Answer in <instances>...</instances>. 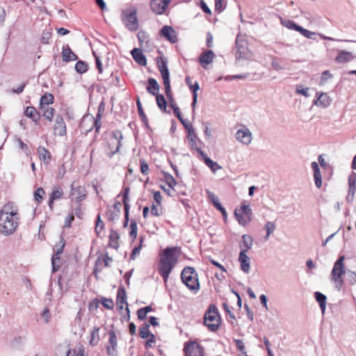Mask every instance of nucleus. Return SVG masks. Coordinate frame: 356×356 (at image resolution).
Returning <instances> with one entry per match:
<instances>
[{
    "instance_id": "1",
    "label": "nucleus",
    "mask_w": 356,
    "mask_h": 356,
    "mask_svg": "<svg viewBox=\"0 0 356 356\" xmlns=\"http://www.w3.org/2000/svg\"><path fill=\"white\" fill-rule=\"evenodd\" d=\"M20 216L17 207L13 202L5 204L0 209V233L4 236H10L15 232L19 224Z\"/></svg>"
},
{
    "instance_id": "2",
    "label": "nucleus",
    "mask_w": 356,
    "mask_h": 356,
    "mask_svg": "<svg viewBox=\"0 0 356 356\" xmlns=\"http://www.w3.org/2000/svg\"><path fill=\"white\" fill-rule=\"evenodd\" d=\"M177 250V247H168L159 254L158 271L165 282L167 281L172 269L177 263L176 251Z\"/></svg>"
},
{
    "instance_id": "3",
    "label": "nucleus",
    "mask_w": 356,
    "mask_h": 356,
    "mask_svg": "<svg viewBox=\"0 0 356 356\" xmlns=\"http://www.w3.org/2000/svg\"><path fill=\"white\" fill-rule=\"evenodd\" d=\"M281 23L283 26L290 30L296 31L300 33L302 35L306 38L316 40V35H318L321 39L329 41H338V42H356L355 40H339L332 37L326 36L322 33H316L315 32L309 31L302 26L296 24L294 21L291 19L282 20Z\"/></svg>"
},
{
    "instance_id": "4",
    "label": "nucleus",
    "mask_w": 356,
    "mask_h": 356,
    "mask_svg": "<svg viewBox=\"0 0 356 356\" xmlns=\"http://www.w3.org/2000/svg\"><path fill=\"white\" fill-rule=\"evenodd\" d=\"M180 277L184 285L193 294H196L199 291L200 284L197 273L193 267L186 266L181 270Z\"/></svg>"
},
{
    "instance_id": "5",
    "label": "nucleus",
    "mask_w": 356,
    "mask_h": 356,
    "mask_svg": "<svg viewBox=\"0 0 356 356\" xmlns=\"http://www.w3.org/2000/svg\"><path fill=\"white\" fill-rule=\"evenodd\" d=\"M345 256L340 255L337 261L334 262L332 270L330 273V280L334 284V288L340 291L344 280L343 275L346 274L344 266Z\"/></svg>"
},
{
    "instance_id": "6",
    "label": "nucleus",
    "mask_w": 356,
    "mask_h": 356,
    "mask_svg": "<svg viewBox=\"0 0 356 356\" xmlns=\"http://www.w3.org/2000/svg\"><path fill=\"white\" fill-rule=\"evenodd\" d=\"M221 323V317L217 307L212 304L209 306L204 315V324L211 332L217 331Z\"/></svg>"
},
{
    "instance_id": "7",
    "label": "nucleus",
    "mask_w": 356,
    "mask_h": 356,
    "mask_svg": "<svg viewBox=\"0 0 356 356\" xmlns=\"http://www.w3.org/2000/svg\"><path fill=\"white\" fill-rule=\"evenodd\" d=\"M157 66L161 72L163 80L165 92L170 102H173L170 89V73L167 65V60L163 58H160V60H157Z\"/></svg>"
},
{
    "instance_id": "8",
    "label": "nucleus",
    "mask_w": 356,
    "mask_h": 356,
    "mask_svg": "<svg viewBox=\"0 0 356 356\" xmlns=\"http://www.w3.org/2000/svg\"><path fill=\"white\" fill-rule=\"evenodd\" d=\"M137 10L134 8L130 10H122L121 19L124 26L131 31H136L138 29V21L136 16Z\"/></svg>"
},
{
    "instance_id": "9",
    "label": "nucleus",
    "mask_w": 356,
    "mask_h": 356,
    "mask_svg": "<svg viewBox=\"0 0 356 356\" xmlns=\"http://www.w3.org/2000/svg\"><path fill=\"white\" fill-rule=\"evenodd\" d=\"M65 241L63 236L60 237V241L55 245L54 248V254L51 257L52 272H56L59 268L60 255L63 253Z\"/></svg>"
},
{
    "instance_id": "10",
    "label": "nucleus",
    "mask_w": 356,
    "mask_h": 356,
    "mask_svg": "<svg viewBox=\"0 0 356 356\" xmlns=\"http://www.w3.org/2000/svg\"><path fill=\"white\" fill-rule=\"evenodd\" d=\"M184 352L185 356H204V348L195 341L185 343Z\"/></svg>"
},
{
    "instance_id": "11",
    "label": "nucleus",
    "mask_w": 356,
    "mask_h": 356,
    "mask_svg": "<svg viewBox=\"0 0 356 356\" xmlns=\"http://www.w3.org/2000/svg\"><path fill=\"white\" fill-rule=\"evenodd\" d=\"M70 197L72 200H75L77 202L83 200L86 197V190L84 186H76L74 182L71 184Z\"/></svg>"
},
{
    "instance_id": "12",
    "label": "nucleus",
    "mask_w": 356,
    "mask_h": 356,
    "mask_svg": "<svg viewBox=\"0 0 356 356\" xmlns=\"http://www.w3.org/2000/svg\"><path fill=\"white\" fill-rule=\"evenodd\" d=\"M236 60L245 58L248 54V43L245 40L240 39L239 35L236 37Z\"/></svg>"
},
{
    "instance_id": "13",
    "label": "nucleus",
    "mask_w": 356,
    "mask_h": 356,
    "mask_svg": "<svg viewBox=\"0 0 356 356\" xmlns=\"http://www.w3.org/2000/svg\"><path fill=\"white\" fill-rule=\"evenodd\" d=\"M108 334V343L106 346L107 354L111 356H118V341L115 332L113 330H111L109 331Z\"/></svg>"
},
{
    "instance_id": "14",
    "label": "nucleus",
    "mask_w": 356,
    "mask_h": 356,
    "mask_svg": "<svg viewBox=\"0 0 356 356\" xmlns=\"http://www.w3.org/2000/svg\"><path fill=\"white\" fill-rule=\"evenodd\" d=\"M348 192L346 197V201L352 203L355 199L356 191V172H352L348 176Z\"/></svg>"
},
{
    "instance_id": "15",
    "label": "nucleus",
    "mask_w": 356,
    "mask_h": 356,
    "mask_svg": "<svg viewBox=\"0 0 356 356\" xmlns=\"http://www.w3.org/2000/svg\"><path fill=\"white\" fill-rule=\"evenodd\" d=\"M237 140L244 145H249L252 141V133L246 126H243L242 129H238L236 133Z\"/></svg>"
},
{
    "instance_id": "16",
    "label": "nucleus",
    "mask_w": 356,
    "mask_h": 356,
    "mask_svg": "<svg viewBox=\"0 0 356 356\" xmlns=\"http://www.w3.org/2000/svg\"><path fill=\"white\" fill-rule=\"evenodd\" d=\"M331 102L332 99L327 93L317 92L313 104L319 107L327 108L331 104Z\"/></svg>"
},
{
    "instance_id": "17",
    "label": "nucleus",
    "mask_w": 356,
    "mask_h": 356,
    "mask_svg": "<svg viewBox=\"0 0 356 356\" xmlns=\"http://www.w3.org/2000/svg\"><path fill=\"white\" fill-rule=\"evenodd\" d=\"M170 0H152L150 7L154 13L163 14L168 6Z\"/></svg>"
},
{
    "instance_id": "18",
    "label": "nucleus",
    "mask_w": 356,
    "mask_h": 356,
    "mask_svg": "<svg viewBox=\"0 0 356 356\" xmlns=\"http://www.w3.org/2000/svg\"><path fill=\"white\" fill-rule=\"evenodd\" d=\"M215 56V54L212 50H205L199 56V63L202 67L206 68L207 65L213 62Z\"/></svg>"
},
{
    "instance_id": "19",
    "label": "nucleus",
    "mask_w": 356,
    "mask_h": 356,
    "mask_svg": "<svg viewBox=\"0 0 356 356\" xmlns=\"http://www.w3.org/2000/svg\"><path fill=\"white\" fill-rule=\"evenodd\" d=\"M113 138L111 141H113L114 143H116V147L115 151L112 152V153H107V155L109 158H112L115 154H116L119 150L122 145V140L123 139V134L120 130H115L112 133Z\"/></svg>"
},
{
    "instance_id": "20",
    "label": "nucleus",
    "mask_w": 356,
    "mask_h": 356,
    "mask_svg": "<svg viewBox=\"0 0 356 356\" xmlns=\"http://www.w3.org/2000/svg\"><path fill=\"white\" fill-rule=\"evenodd\" d=\"M161 35L172 43L177 41L176 32L174 29L170 26L165 25L160 31Z\"/></svg>"
},
{
    "instance_id": "21",
    "label": "nucleus",
    "mask_w": 356,
    "mask_h": 356,
    "mask_svg": "<svg viewBox=\"0 0 356 356\" xmlns=\"http://www.w3.org/2000/svg\"><path fill=\"white\" fill-rule=\"evenodd\" d=\"M54 131L55 134L60 136L66 134V125L61 115L56 116Z\"/></svg>"
},
{
    "instance_id": "22",
    "label": "nucleus",
    "mask_w": 356,
    "mask_h": 356,
    "mask_svg": "<svg viewBox=\"0 0 356 356\" xmlns=\"http://www.w3.org/2000/svg\"><path fill=\"white\" fill-rule=\"evenodd\" d=\"M198 154L202 156L204 163L213 171L216 172L221 167L216 161L211 159L202 149H197Z\"/></svg>"
},
{
    "instance_id": "23",
    "label": "nucleus",
    "mask_w": 356,
    "mask_h": 356,
    "mask_svg": "<svg viewBox=\"0 0 356 356\" xmlns=\"http://www.w3.org/2000/svg\"><path fill=\"white\" fill-rule=\"evenodd\" d=\"M62 59L65 63H69L78 59V56L72 51L68 44L64 45L62 49Z\"/></svg>"
},
{
    "instance_id": "24",
    "label": "nucleus",
    "mask_w": 356,
    "mask_h": 356,
    "mask_svg": "<svg viewBox=\"0 0 356 356\" xmlns=\"http://www.w3.org/2000/svg\"><path fill=\"white\" fill-rule=\"evenodd\" d=\"M355 58V56L353 55L352 52L340 50L334 60L338 63H345L353 60Z\"/></svg>"
},
{
    "instance_id": "25",
    "label": "nucleus",
    "mask_w": 356,
    "mask_h": 356,
    "mask_svg": "<svg viewBox=\"0 0 356 356\" xmlns=\"http://www.w3.org/2000/svg\"><path fill=\"white\" fill-rule=\"evenodd\" d=\"M238 261L241 264V269L244 273H248L250 268V261L249 257L244 251H241L238 255Z\"/></svg>"
},
{
    "instance_id": "26",
    "label": "nucleus",
    "mask_w": 356,
    "mask_h": 356,
    "mask_svg": "<svg viewBox=\"0 0 356 356\" xmlns=\"http://www.w3.org/2000/svg\"><path fill=\"white\" fill-rule=\"evenodd\" d=\"M131 56H133L134 60L139 65L142 66H145L147 65V58L143 54L141 49L138 48H134L131 51Z\"/></svg>"
},
{
    "instance_id": "27",
    "label": "nucleus",
    "mask_w": 356,
    "mask_h": 356,
    "mask_svg": "<svg viewBox=\"0 0 356 356\" xmlns=\"http://www.w3.org/2000/svg\"><path fill=\"white\" fill-rule=\"evenodd\" d=\"M311 167L314 171V179L315 185L318 188H320L322 186V177L319 166L316 162L313 161L311 163Z\"/></svg>"
},
{
    "instance_id": "28",
    "label": "nucleus",
    "mask_w": 356,
    "mask_h": 356,
    "mask_svg": "<svg viewBox=\"0 0 356 356\" xmlns=\"http://www.w3.org/2000/svg\"><path fill=\"white\" fill-rule=\"evenodd\" d=\"M148 86L147 87V92L152 95H159V84L158 83L157 81L154 78H149L147 80Z\"/></svg>"
},
{
    "instance_id": "29",
    "label": "nucleus",
    "mask_w": 356,
    "mask_h": 356,
    "mask_svg": "<svg viewBox=\"0 0 356 356\" xmlns=\"http://www.w3.org/2000/svg\"><path fill=\"white\" fill-rule=\"evenodd\" d=\"M187 138L191 147L197 152V149H201L197 146V142L199 140L194 128L187 131Z\"/></svg>"
},
{
    "instance_id": "30",
    "label": "nucleus",
    "mask_w": 356,
    "mask_h": 356,
    "mask_svg": "<svg viewBox=\"0 0 356 356\" xmlns=\"http://www.w3.org/2000/svg\"><path fill=\"white\" fill-rule=\"evenodd\" d=\"M24 115L35 122H38L40 118V113L33 106H27L24 111Z\"/></svg>"
},
{
    "instance_id": "31",
    "label": "nucleus",
    "mask_w": 356,
    "mask_h": 356,
    "mask_svg": "<svg viewBox=\"0 0 356 356\" xmlns=\"http://www.w3.org/2000/svg\"><path fill=\"white\" fill-rule=\"evenodd\" d=\"M252 237L248 234H243L242 236V244L240 245V247L241 248V251H244V252H247L252 248Z\"/></svg>"
},
{
    "instance_id": "32",
    "label": "nucleus",
    "mask_w": 356,
    "mask_h": 356,
    "mask_svg": "<svg viewBox=\"0 0 356 356\" xmlns=\"http://www.w3.org/2000/svg\"><path fill=\"white\" fill-rule=\"evenodd\" d=\"M234 216L239 225L243 227H245L252 220V218L246 216H243L244 214L237 209L234 211Z\"/></svg>"
},
{
    "instance_id": "33",
    "label": "nucleus",
    "mask_w": 356,
    "mask_h": 356,
    "mask_svg": "<svg viewBox=\"0 0 356 356\" xmlns=\"http://www.w3.org/2000/svg\"><path fill=\"white\" fill-rule=\"evenodd\" d=\"M314 297L319 305L322 314H324L326 309V296L321 292L316 291L314 293Z\"/></svg>"
},
{
    "instance_id": "34",
    "label": "nucleus",
    "mask_w": 356,
    "mask_h": 356,
    "mask_svg": "<svg viewBox=\"0 0 356 356\" xmlns=\"http://www.w3.org/2000/svg\"><path fill=\"white\" fill-rule=\"evenodd\" d=\"M38 152L39 154V158L44 163L48 164L51 159V156L50 152L44 147L40 146L38 148Z\"/></svg>"
},
{
    "instance_id": "35",
    "label": "nucleus",
    "mask_w": 356,
    "mask_h": 356,
    "mask_svg": "<svg viewBox=\"0 0 356 356\" xmlns=\"http://www.w3.org/2000/svg\"><path fill=\"white\" fill-rule=\"evenodd\" d=\"M127 293L124 286H120L117 292V304H125L126 307H128L127 301Z\"/></svg>"
},
{
    "instance_id": "36",
    "label": "nucleus",
    "mask_w": 356,
    "mask_h": 356,
    "mask_svg": "<svg viewBox=\"0 0 356 356\" xmlns=\"http://www.w3.org/2000/svg\"><path fill=\"white\" fill-rule=\"evenodd\" d=\"M120 238L119 234L115 230H111L109 235V245L115 249L119 247L118 239Z\"/></svg>"
},
{
    "instance_id": "37",
    "label": "nucleus",
    "mask_w": 356,
    "mask_h": 356,
    "mask_svg": "<svg viewBox=\"0 0 356 356\" xmlns=\"http://www.w3.org/2000/svg\"><path fill=\"white\" fill-rule=\"evenodd\" d=\"M193 95H192V103L191 106L193 108H195V105L197 102V91L200 90V86L197 81H195L190 88Z\"/></svg>"
},
{
    "instance_id": "38",
    "label": "nucleus",
    "mask_w": 356,
    "mask_h": 356,
    "mask_svg": "<svg viewBox=\"0 0 356 356\" xmlns=\"http://www.w3.org/2000/svg\"><path fill=\"white\" fill-rule=\"evenodd\" d=\"M74 69L79 74H84L88 70V64L83 60H78L75 64Z\"/></svg>"
},
{
    "instance_id": "39",
    "label": "nucleus",
    "mask_w": 356,
    "mask_h": 356,
    "mask_svg": "<svg viewBox=\"0 0 356 356\" xmlns=\"http://www.w3.org/2000/svg\"><path fill=\"white\" fill-rule=\"evenodd\" d=\"M276 225L274 222L268 221L264 225V229L266 232V234L264 237L265 240H268L271 234L275 230Z\"/></svg>"
},
{
    "instance_id": "40",
    "label": "nucleus",
    "mask_w": 356,
    "mask_h": 356,
    "mask_svg": "<svg viewBox=\"0 0 356 356\" xmlns=\"http://www.w3.org/2000/svg\"><path fill=\"white\" fill-rule=\"evenodd\" d=\"M156 99V104L159 108L163 111H166L167 102L163 95L159 94L155 95Z\"/></svg>"
},
{
    "instance_id": "41",
    "label": "nucleus",
    "mask_w": 356,
    "mask_h": 356,
    "mask_svg": "<svg viewBox=\"0 0 356 356\" xmlns=\"http://www.w3.org/2000/svg\"><path fill=\"white\" fill-rule=\"evenodd\" d=\"M101 118H102V115L100 114V112L99 111L98 113L97 114L95 118L93 117L91 118V121L92 122V127L88 131H90L93 128H95V131L98 132L101 127V122H100Z\"/></svg>"
},
{
    "instance_id": "42",
    "label": "nucleus",
    "mask_w": 356,
    "mask_h": 356,
    "mask_svg": "<svg viewBox=\"0 0 356 356\" xmlns=\"http://www.w3.org/2000/svg\"><path fill=\"white\" fill-rule=\"evenodd\" d=\"M63 195V191L61 187L58 186H56L54 187L51 193L49 195V197L52 198L54 200H57L61 198Z\"/></svg>"
},
{
    "instance_id": "43",
    "label": "nucleus",
    "mask_w": 356,
    "mask_h": 356,
    "mask_svg": "<svg viewBox=\"0 0 356 356\" xmlns=\"http://www.w3.org/2000/svg\"><path fill=\"white\" fill-rule=\"evenodd\" d=\"M149 324L144 323L139 329V336L142 339H147L152 333L149 330Z\"/></svg>"
},
{
    "instance_id": "44",
    "label": "nucleus",
    "mask_w": 356,
    "mask_h": 356,
    "mask_svg": "<svg viewBox=\"0 0 356 356\" xmlns=\"http://www.w3.org/2000/svg\"><path fill=\"white\" fill-rule=\"evenodd\" d=\"M163 179L169 188H172L177 185L175 179L169 173L163 172Z\"/></svg>"
},
{
    "instance_id": "45",
    "label": "nucleus",
    "mask_w": 356,
    "mask_h": 356,
    "mask_svg": "<svg viewBox=\"0 0 356 356\" xmlns=\"http://www.w3.org/2000/svg\"><path fill=\"white\" fill-rule=\"evenodd\" d=\"M54 102V96L51 93H45L40 98V103L41 104L49 105Z\"/></svg>"
},
{
    "instance_id": "46",
    "label": "nucleus",
    "mask_w": 356,
    "mask_h": 356,
    "mask_svg": "<svg viewBox=\"0 0 356 356\" xmlns=\"http://www.w3.org/2000/svg\"><path fill=\"white\" fill-rule=\"evenodd\" d=\"M104 223L101 219L100 214H98L96 219V225L95 227V230L97 233V234L99 236L100 232L104 229Z\"/></svg>"
},
{
    "instance_id": "47",
    "label": "nucleus",
    "mask_w": 356,
    "mask_h": 356,
    "mask_svg": "<svg viewBox=\"0 0 356 356\" xmlns=\"http://www.w3.org/2000/svg\"><path fill=\"white\" fill-rule=\"evenodd\" d=\"M346 280L350 285H354L356 284V273L348 270L346 272Z\"/></svg>"
},
{
    "instance_id": "48",
    "label": "nucleus",
    "mask_w": 356,
    "mask_h": 356,
    "mask_svg": "<svg viewBox=\"0 0 356 356\" xmlns=\"http://www.w3.org/2000/svg\"><path fill=\"white\" fill-rule=\"evenodd\" d=\"M129 236L133 240L137 237V222L135 220L131 221Z\"/></svg>"
},
{
    "instance_id": "49",
    "label": "nucleus",
    "mask_w": 356,
    "mask_h": 356,
    "mask_svg": "<svg viewBox=\"0 0 356 356\" xmlns=\"http://www.w3.org/2000/svg\"><path fill=\"white\" fill-rule=\"evenodd\" d=\"M45 194L44 190L42 188H38L34 192V200L40 203L43 200V196Z\"/></svg>"
},
{
    "instance_id": "50",
    "label": "nucleus",
    "mask_w": 356,
    "mask_h": 356,
    "mask_svg": "<svg viewBox=\"0 0 356 356\" xmlns=\"http://www.w3.org/2000/svg\"><path fill=\"white\" fill-rule=\"evenodd\" d=\"M136 105H137L139 116L140 117L142 121L146 124L147 123V117H146V115L144 113V111L142 108V105H141L139 97H138L136 99Z\"/></svg>"
},
{
    "instance_id": "51",
    "label": "nucleus",
    "mask_w": 356,
    "mask_h": 356,
    "mask_svg": "<svg viewBox=\"0 0 356 356\" xmlns=\"http://www.w3.org/2000/svg\"><path fill=\"white\" fill-rule=\"evenodd\" d=\"M239 210H240V211L242 212V213L244 214V216H246L247 217L250 216V218H252V209L250 207V206L248 204H246L244 202H242V204L241 205V209Z\"/></svg>"
},
{
    "instance_id": "52",
    "label": "nucleus",
    "mask_w": 356,
    "mask_h": 356,
    "mask_svg": "<svg viewBox=\"0 0 356 356\" xmlns=\"http://www.w3.org/2000/svg\"><path fill=\"white\" fill-rule=\"evenodd\" d=\"M83 355L84 349L82 348H80L78 350H71L69 348L66 352L65 356H83Z\"/></svg>"
},
{
    "instance_id": "53",
    "label": "nucleus",
    "mask_w": 356,
    "mask_h": 356,
    "mask_svg": "<svg viewBox=\"0 0 356 356\" xmlns=\"http://www.w3.org/2000/svg\"><path fill=\"white\" fill-rule=\"evenodd\" d=\"M234 343L236 344V346L237 348V350L241 353L242 355H245V356L247 355V352L245 350V347L243 343V340L241 339H234Z\"/></svg>"
},
{
    "instance_id": "54",
    "label": "nucleus",
    "mask_w": 356,
    "mask_h": 356,
    "mask_svg": "<svg viewBox=\"0 0 356 356\" xmlns=\"http://www.w3.org/2000/svg\"><path fill=\"white\" fill-rule=\"evenodd\" d=\"M332 77L333 74L330 72V70H325L321 74L320 85H324L327 81V80L332 79Z\"/></svg>"
},
{
    "instance_id": "55",
    "label": "nucleus",
    "mask_w": 356,
    "mask_h": 356,
    "mask_svg": "<svg viewBox=\"0 0 356 356\" xmlns=\"http://www.w3.org/2000/svg\"><path fill=\"white\" fill-rule=\"evenodd\" d=\"M102 304L108 309H113L114 307V302L111 298H102Z\"/></svg>"
},
{
    "instance_id": "56",
    "label": "nucleus",
    "mask_w": 356,
    "mask_h": 356,
    "mask_svg": "<svg viewBox=\"0 0 356 356\" xmlns=\"http://www.w3.org/2000/svg\"><path fill=\"white\" fill-rule=\"evenodd\" d=\"M271 66L275 71L284 70V67L279 63V58L275 56L272 57Z\"/></svg>"
},
{
    "instance_id": "57",
    "label": "nucleus",
    "mask_w": 356,
    "mask_h": 356,
    "mask_svg": "<svg viewBox=\"0 0 356 356\" xmlns=\"http://www.w3.org/2000/svg\"><path fill=\"white\" fill-rule=\"evenodd\" d=\"M143 238L142 237L140 238V244L138 246H136L132 252H131V254L130 255V259H132V260H134L136 259V255L137 254H139L141 248H142V243H143Z\"/></svg>"
},
{
    "instance_id": "58",
    "label": "nucleus",
    "mask_w": 356,
    "mask_h": 356,
    "mask_svg": "<svg viewBox=\"0 0 356 356\" xmlns=\"http://www.w3.org/2000/svg\"><path fill=\"white\" fill-rule=\"evenodd\" d=\"M206 193L208 195L209 200L212 202V204L214 207L216 206V204L220 203L219 202L218 197L217 196H216V195L213 193H212L209 190H207Z\"/></svg>"
},
{
    "instance_id": "59",
    "label": "nucleus",
    "mask_w": 356,
    "mask_h": 356,
    "mask_svg": "<svg viewBox=\"0 0 356 356\" xmlns=\"http://www.w3.org/2000/svg\"><path fill=\"white\" fill-rule=\"evenodd\" d=\"M54 113V109L51 107L47 108L44 110L42 115L49 121H52Z\"/></svg>"
},
{
    "instance_id": "60",
    "label": "nucleus",
    "mask_w": 356,
    "mask_h": 356,
    "mask_svg": "<svg viewBox=\"0 0 356 356\" xmlns=\"http://www.w3.org/2000/svg\"><path fill=\"white\" fill-rule=\"evenodd\" d=\"M99 327H95L93 329V330L92 331V332H91V339H90V343L91 345L94 346V345H96L97 343L98 339L96 340L95 343H94V341L95 340V338L98 337V336H99Z\"/></svg>"
},
{
    "instance_id": "61",
    "label": "nucleus",
    "mask_w": 356,
    "mask_h": 356,
    "mask_svg": "<svg viewBox=\"0 0 356 356\" xmlns=\"http://www.w3.org/2000/svg\"><path fill=\"white\" fill-rule=\"evenodd\" d=\"M179 122H181L183 124V126L184 127V128L186 131L193 129L192 124L190 122L184 120L181 117L180 112H179Z\"/></svg>"
},
{
    "instance_id": "62",
    "label": "nucleus",
    "mask_w": 356,
    "mask_h": 356,
    "mask_svg": "<svg viewBox=\"0 0 356 356\" xmlns=\"http://www.w3.org/2000/svg\"><path fill=\"white\" fill-rule=\"evenodd\" d=\"M106 216L109 221L113 222V221L116 220L117 219H118L120 214H118L111 210H108L106 212Z\"/></svg>"
},
{
    "instance_id": "63",
    "label": "nucleus",
    "mask_w": 356,
    "mask_h": 356,
    "mask_svg": "<svg viewBox=\"0 0 356 356\" xmlns=\"http://www.w3.org/2000/svg\"><path fill=\"white\" fill-rule=\"evenodd\" d=\"M296 92L303 95L305 97H309V88H304L302 86H300L297 87Z\"/></svg>"
},
{
    "instance_id": "64",
    "label": "nucleus",
    "mask_w": 356,
    "mask_h": 356,
    "mask_svg": "<svg viewBox=\"0 0 356 356\" xmlns=\"http://www.w3.org/2000/svg\"><path fill=\"white\" fill-rule=\"evenodd\" d=\"M199 6L204 13L208 15H211V10L204 0H200Z\"/></svg>"
}]
</instances>
